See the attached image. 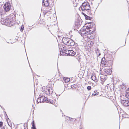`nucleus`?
<instances>
[{
    "label": "nucleus",
    "instance_id": "f257e3e1",
    "mask_svg": "<svg viewBox=\"0 0 129 129\" xmlns=\"http://www.w3.org/2000/svg\"><path fill=\"white\" fill-rule=\"evenodd\" d=\"M62 41L64 44L69 46H72L75 45L74 41L68 37H63Z\"/></svg>",
    "mask_w": 129,
    "mask_h": 129
},
{
    "label": "nucleus",
    "instance_id": "f03ea898",
    "mask_svg": "<svg viewBox=\"0 0 129 129\" xmlns=\"http://www.w3.org/2000/svg\"><path fill=\"white\" fill-rule=\"evenodd\" d=\"M43 4L44 6L45 7H47L45 10L44 11L43 13L44 15H45L48 13L49 14H50L51 12L50 10H51V7L49 6V3L48 0H43Z\"/></svg>",
    "mask_w": 129,
    "mask_h": 129
},
{
    "label": "nucleus",
    "instance_id": "7ed1b4c3",
    "mask_svg": "<svg viewBox=\"0 0 129 129\" xmlns=\"http://www.w3.org/2000/svg\"><path fill=\"white\" fill-rule=\"evenodd\" d=\"M82 5L80 7L82 11L89 10L90 8V7L88 3L87 2H82Z\"/></svg>",
    "mask_w": 129,
    "mask_h": 129
},
{
    "label": "nucleus",
    "instance_id": "20e7f679",
    "mask_svg": "<svg viewBox=\"0 0 129 129\" xmlns=\"http://www.w3.org/2000/svg\"><path fill=\"white\" fill-rule=\"evenodd\" d=\"M14 19L11 16H9L7 18L6 25L9 26H11L12 25Z\"/></svg>",
    "mask_w": 129,
    "mask_h": 129
},
{
    "label": "nucleus",
    "instance_id": "39448f33",
    "mask_svg": "<svg viewBox=\"0 0 129 129\" xmlns=\"http://www.w3.org/2000/svg\"><path fill=\"white\" fill-rule=\"evenodd\" d=\"M92 28H91L89 26H84L80 29L81 31L86 32H92L93 31H92Z\"/></svg>",
    "mask_w": 129,
    "mask_h": 129
},
{
    "label": "nucleus",
    "instance_id": "423d86ee",
    "mask_svg": "<svg viewBox=\"0 0 129 129\" xmlns=\"http://www.w3.org/2000/svg\"><path fill=\"white\" fill-rule=\"evenodd\" d=\"M4 9L6 12L9 11L11 8V5L9 2H6L3 6Z\"/></svg>",
    "mask_w": 129,
    "mask_h": 129
},
{
    "label": "nucleus",
    "instance_id": "0eeeda50",
    "mask_svg": "<svg viewBox=\"0 0 129 129\" xmlns=\"http://www.w3.org/2000/svg\"><path fill=\"white\" fill-rule=\"evenodd\" d=\"M46 100H47V98L42 95L39 98L37 99V101L38 103H43L45 101L46 102Z\"/></svg>",
    "mask_w": 129,
    "mask_h": 129
},
{
    "label": "nucleus",
    "instance_id": "6e6552de",
    "mask_svg": "<svg viewBox=\"0 0 129 129\" xmlns=\"http://www.w3.org/2000/svg\"><path fill=\"white\" fill-rule=\"evenodd\" d=\"M73 6L74 7H76L79 4H81L83 2V0H71Z\"/></svg>",
    "mask_w": 129,
    "mask_h": 129
},
{
    "label": "nucleus",
    "instance_id": "1a4fd4ad",
    "mask_svg": "<svg viewBox=\"0 0 129 129\" xmlns=\"http://www.w3.org/2000/svg\"><path fill=\"white\" fill-rule=\"evenodd\" d=\"M44 93L48 95H49L52 92V90L49 88H47L43 91Z\"/></svg>",
    "mask_w": 129,
    "mask_h": 129
},
{
    "label": "nucleus",
    "instance_id": "9d476101",
    "mask_svg": "<svg viewBox=\"0 0 129 129\" xmlns=\"http://www.w3.org/2000/svg\"><path fill=\"white\" fill-rule=\"evenodd\" d=\"M104 73L106 75H109L111 74V72L110 69L106 68H105L104 70Z\"/></svg>",
    "mask_w": 129,
    "mask_h": 129
},
{
    "label": "nucleus",
    "instance_id": "9b49d317",
    "mask_svg": "<svg viewBox=\"0 0 129 129\" xmlns=\"http://www.w3.org/2000/svg\"><path fill=\"white\" fill-rule=\"evenodd\" d=\"M121 103L125 106H129V100H124L121 101Z\"/></svg>",
    "mask_w": 129,
    "mask_h": 129
},
{
    "label": "nucleus",
    "instance_id": "f8f14e48",
    "mask_svg": "<svg viewBox=\"0 0 129 129\" xmlns=\"http://www.w3.org/2000/svg\"><path fill=\"white\" fill-rule=\"evenodd\" d=\"M76 51L72 50H70L69 53V56H74L75 55L76 53V50H75Z\"/></svg>",
    "mask_w": 129,
    "mask_h": 129
},
{
    "label": "nucleus",
    "instance_id": "ddd939ff",
    "mask_svg": "<svg viewBox=\"0 0 129 129\" xmlns=\"http://www.w3.org/2000/svg\"><path fill=\"white\" fill-rule=\"evenodd\" d=\"M7 21V18L6 19H4V18H1V23L3 24H5L6 25V23Z\"/></svg>",
    "mask_w": 129,
    "mask_h": 129
},
{
    "label": "nucleus",
    "instance_id": "4468645a",
    "mask_svg": "<svg viewBox=\"0 0 129 129\" xmlns=\"http://www.w3.org/2000/svg\"><path fill=\"white\" fill-rule=\"evenodd\" d=\"M70 50H63V53H64V55H69V53Z\"/></svg>",
    "mask_w": 129,
    "mask_h": 129
},
{
    "label": "nucleus",
    "instance_id": "2eb2a0df",
    "mask_svg": "<svg viewBox=\"0 0 129 129\" xmlns=\"http://www.w3.org/2000/svg\"><path fill=\"white\" fill-rule=\"evenodd\" d=\"M93 34V33H89V34H87V36L86 37L89 38L90 39H93L92 37L91 36Z\"/></svg>",
    "mask_w": 129,
    "mask_h": 129
},
{
    "label": "nucleus",
    "instance_id": "dca6fc26",
    "mask_svg": "<svg viewBox=\"0 0 129 129\" xmlns=\"http://www.w3.org/2000/svg\"><path fill=\"white\" fill-rule=\"evenodd\" d=\"M91 79L93 81L97 82V80L96 78L95 75H93L91 77Z\"/></svg>",
    "mask_w": 129,
    "mask_h": 129
},
{
    "label": "nucleus",
    "instance_id": "f3484780",
    "mask_svg": "<svg viewBox=\"0 0 129 129\" xmlns=\"http://www.w3.org/2000/svg\"><path fill=\"white\" fill-rule=\"evenodd\" d=\"M106 80V79L104 77H101V83L103 84Z\"/></svg>",
    "mask_w": 129,
    "mask_h": 129
},
{
    "label": "nucleus",
    "instance_id": "a211bd4d",
    "mask_svg": "<svg viewBox=\"0 0 129 129\" xmlns=\"http://www.w3.org/2000/svg\"><path fill=\"white\" fill-rule=\"evenodd\" d=\"M84 16L85 17V19H87V20H91L92 18L90 17L89 16L87 15H86L84 13Z\"/></svg>",
    "mask_w": 129,
    "mask_h": 129
},
{
    "label": "nucleus",
    "instance_id": "6ab92c4d",
    "mask_svg": "<svg viewBox=\"0 0 129 129\" xmlns=\"http://www.w3.org/2000/svg\"><path fill=\"white\" fill-rule=\"evenodd\" d=\"M125 96L127 98H129V90H126Z\"/></svg>",
    "mask_w": 129,
    "mask_h": 129
},
{
    "label": "nucleus",
    "instance_id": "aec40b11",
    "mask_svg": "<svg viewBox=\"0 0 129 129\" xmlns=\"http://www.w3.org/2000/svg\"><path fill=\"white\" fill-rule=\"evenodd\" d=\"M108 62L107 61H106L105 62H104V63H103L102 64H103V66L105 67H108L109 66V65L108 64Z\"/></svg>",
    "mask_w": 129,
    "mask_h": 129
},
{
    "label": "nucleus",
    "instance_id": "412c9836",
    "mask_svg": "<svg viewBox=\"0 0 129 129\" xmlns=\"http://www.w3.org/2000/svg\"><path fill=\"white\" fill-rule=\"evenodd\" d=\"M63 80L64 81L66 82H68L70 81V79L68 78L64 77L63 78Z\"/></svg>",
    "mask_w": 129,
    "mask_h": 129
},
{
    "label": "nucleus",
    "instance_id": "4be33fe9",
    "mask_svg": "<svg viewBox=\"0 0 129 129\" xmlns=\"http://www.w3.org/2000/svg\"><path fill=\"white\" fill-rule=\"evenodd\" d=\"M46 102L48 103H50L52 104L53 103V101L51 100H48L47 98V100H46Z\"/></svg>",
    "mask_w": 129,
    "mask_h": 129
},
{
    "label": "nucleus",
    "instance_id": "5701e85b",
    "mask_svg": "<svg viewBox=\"0 0 129 129\" xmlns=\"http://www.w3.org/2000/svg\"><path fill=\"white\" fill-rule=\"evenodd\" d=\"M99 94V92L96 90L94 91V92L92 93V95H93L95 96L98 95Z\"/></svg>",
    "mask_w": 129,
    "mask_h": 129
},
{
    "label": "nucleus",
    "instance_id": "b1692460",
    "mask_svg": "<svg viewBox=\"0 0 129 129\" xmlns=\"http://www.w3.org/2000/svg\"><path fill=\"white\" fill-rule=\"evenodd\" d=\"M24 25L23 24H22L20 27V31L21 32H22L24 29Z\"/></svg>",
    "mask_w": 129,
    "mask_h": 129
},
{
    "label": "nucleus",
    "instance_id": "393cba45",
    "mask_svg": "<svg viewBox=\"0 0 129 129\" xmlns=\"http://www.w3.org/2000/svg\"><path fill=\"white\" fill-rule=\"evenodd\" d=\"M32 129H36V128L35 124V123H34V121H33L32 122Z\"/></svg>",
    "mask_w": 129,
    "mask_h": 129
},
{
    "label": "nucleus",
    "instance_id": "a878e982",
    "mask_svg": "<svg viewBox=\"0 0 129 129\" xmlns=\"http://www.w3.org/2000/svg\"><path fill=\"white\" fill-rule=\"evenodd\" d=\"M105 57H103L102 58L101 60V64H103V63H104V62H105Z\"/></svg>",
    "mask_w": 129,
    "mask_h": 129
},
{
    "label": "nucleus",
    "instance_id": "bb28decb",
    "mask_svg": "<svg viewBox=\"0 0 129 129\" xmlns=\"http://www.w3.org/2000/svg\"><path fill=\"white\" fill-rule=\"evenodd\" d=\"M87 33H84V35H82V37L83 38H86V36H87Z\"/></svg>",
    "mask_w": 129,
    "mask_h": 129
},
{
    "label": "nucleus",
    "instance_id": "cd10ccee",
    "mask_svg": "<svg viewBox=\"0 0 129 129\" xmlns=\"http://www.w3.org/2000/svg\"><path fill=\"white\" fill-rule=\"evenodd\" d=\"M71 87L72 88H76L77 86L75 84H74L72 85Z\"/></svg>",
    "mask_w": 129,
    "mask_h": 129
},
{
    "label": "nucleus",
    "instance_id": "c85d7f7f",
    "mask_svg": "<svg viewBox=\"0 0 129 129\" xmlns=\"http://www.w3.org/2000/svg\"><path fill=\"white\" fill-rule=\"evenodd\" d=\"M60 55H64V53H63V50L62 51H60Z\"/></svg>",
    "mask_w": 129,
    "mask_h": 129
},
{
    "label": "nucleus",
    "instance_id": "c756f323",
    "mask_svg": "<svg viewBox=\"0 0 129 129\" xmlns=\"http://www.w3.org/2000/svg\"><path fill=\"white\" fill-rule=\"evenodd\" d=\"M87 88L88 90H90L91 89V86H88L87 87Z\"/></svg>",
    "mask_w": 129,
    "mask_h": 129
},
{
    "label": "nucleus",
    "instance_id": "7c9ffc66",
    "mask_svg": "<svg viewBox=\"0 0 129 129\" xmlns=\"http://www.w3.org/2000/svg\"><path fill=\"white\" fill-rule=\"evenodd\" d=\"M3 123L1 121H0V127H2L3 125Z\"/></svg>",
    "mask_w": 129,
    "mask_h": 129
},
{
    "label": "nucleus",
    "instance_id": "2f4dec72",
    "mask_svg": "<svg viewBox=\"0 0 129 129\" xmlns=\"http://www.w3.org/2000/svg\"><path fill=\"white\" fill-rule=\"evenodd\" d=\"M81 35L82 37V35H84V33H79Z\"/></svg>",
    "mask_w": 129,
    "mask_h": 129
},
{
    "label": "nucleus",
    "instance_id": "473e14b6",
    "mask_svg": "<svg viewBox=\"0 0 129 129\" xmlns=\"http://www.w3.org/2000/svg\"><path fill=\"white\" fill-rule=\"evenodd\" d=\"M18 37H17V36H16V38H15V40H17L18 39Z\"/></svg>",
    "mask_w": 129,
    "mask_h": 129
},
{
    "label": "nucleus",
    "instance_id": "72a5a7b5",
    "mask_svg": "<svg viewBox=\"0 0 129 129\" xmlns=\"http://www.w3.org/2000/svg\"><path fill=\"white\" fill-rule=\"evenodd\" d=\"M4 114L5 115H6L7 116V115L6 112H4Z\"/></svg>",
    "mask_w": 129,
    "mask_h": 129
},
{
    "label": "nucleus",
    "instance_id": "f704fd0d",
    "mask_svg": "<svg viewBox=\"0 0 129 129\" xmlns=\"http://www.w3.org/2000/svg\"><path fill=\"white\" fill-rule=\"evenodd\" d=\"M71 33H67V35H68V34L69 35H71Z\"/></svg>",
    "mask_w": 129,
    "mask_h": 129
},
{
    "label": "nucleus",
    "instance_id": "c9c22d12",
    "mask_svg": "<svg viewBox=\"0 0 129 129\" xmlns=\"http://www.w3.org/2000/svg\"><path fill=\"white\" fill-rule=\"evenodd\" d=\"M80 25L79 24L78 25H77L78 27L80 26Z\"/></svg>",
    "mask_w": 129,
    "mask_h": 129
},
{
    "label": "nucleus",
    "instance_id": "e433bc0d",
    "mask_svg": "<svg viewBox=\"0 0 129 129\" xmlns=\"http://www.w3.org/2000/svg\"><path fill=\"white\" fill-rule=\"evenodd\" d=\"M77 23H78L77 22H76V23H75V26L77 24Z\"/></svg>",
    "mask_w": 129,
    "mask_h": 129
},
{
    "label": "nucleus",
    "instance_id": "4c0bfd02",
    "mask_svg": "<svg viewBox=\"0 0 129 129\" xmlns=\"http://www.w3.org/2000/svg\"><path fill=\"white\" fill-rule=\"evenodd\" d=\"M2 129H5V128L4 127H3L2 128Z\"/></svg>",
    "mask_w": 129,
    "mask_h": 129
},
{
    "label": "nucleus",
    "instance_id": "58836bf2",
    "mask_svg": "<svg viewBox=\"0 0 129 129\" xmlns=\"http://www.w3.org/2000/svg\"><path fill=\"white\" fill-rule=\"evenodd\" d=\"M91 23V22H89V23Z\"/></svg>",
    "mask_w": 129,
    "mask_h": 129
},
{
    "label": "nucleus",
    "instance_id": "ea45409f",
    "mask_svg": "<svg viewBox=\"0 0 129 129\" xmlns=\"http://www.w3.org/2000/svg\"><path fill=\"white\" fill-rule=\"evenodd\" d=\"M72 36V35H71L70 37H71V36Z\"/></svg>",
    "mask_w": 129,
    "mask_h": 129
},
{
    "label": "nucleus",
    "instance_id": "a19ab883",
    "mask_svg": "<svg viewBox=\"0 0 129 129\" xmlns=\"http://www.w3.org/2000/svg\"><path fill=\"white\" fill-rule=\"evenodd\" d=\"M13 43H14V42H13V43H12V42H11V44Z\"/></svg>",
    "mask_w": 129,
    "mask_h": 129
},
{
    "label": "nucleus",
    "instance_id": "79ce46f5",
    "mask_svg": "<svg viewBox=\"0 0 129 129\" xmlns=\"http://www.w3.org/2000/svg\"><path fill=\"white\" fill-rule=\"evenodd\" d=\"M100 55V54H99V55Z\"/></svg>",
    "mask_w": 129,
    "mask_h": 129
},
{
    "label": "nucleus",
    "instance_id": "37998d69",
    "mask_svg": "<svg viewBox=\"0 0 129 129\" xmlns=\"http://www.w3.org/2000/svg\"><path fill=\"white\" fill-rule=\"evenodd\" d=\"M97 50L98 51V49H97Z\"/></svg>",
    "mask_w": 129,
    "mask_h": 129
},
{
    "label": "nucleus",
    "instance_id": "c03bdc74",
    "mask_svg": "<svg viewBox=\"0 0 129 129\" xmlns=\"http://www.w3.org/2000/svg\"><path fill=\"white\" fill-rule=\"evenodd\" d=\"M111 61H109V62H110Z\"/></svg>",
    "mask_w": 129,
    "mask_h": 129
}]
</instances>
